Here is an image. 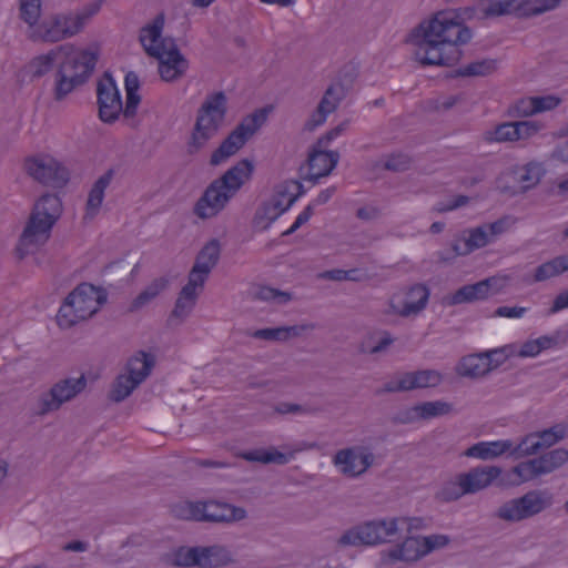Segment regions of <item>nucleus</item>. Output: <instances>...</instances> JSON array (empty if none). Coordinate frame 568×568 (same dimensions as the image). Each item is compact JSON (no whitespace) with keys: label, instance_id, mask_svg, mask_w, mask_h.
Instances as JSON below:
<instances>
[{"label":"nucleus","instance_id":"nucleus-50","mask_svg":"<svg viewBox=\"0 0 568 568\" xmlns=\"http://www.w3.org/2000/svg\"><path fill=\"white\" fill-rule=\"evenodd\" d=\"M537 435L539 444H541V449H545L565 438L566 433L565 427L558 424L542 432H537Z\"/></svg>","mask_w":568,"mask_h":568},{"label":"nucleus","instance_id":"nucleus-32","mask_svg":"<svg viewBox=\"0 0 568 568\" xmlns=\"http://www.w3.org/2000/svg\"><path fill=\"white\" fill-rule=\"evenodd\" d=\"M532 463H535L534 459L519 463L499 479L498 485H519L540 476L537 474L536 465H532Z\"/></svg>","mask_w":568,"mask_h":568},{"label":"nucleus","instance_id":"nucleus-42","mask_svg":"<svg viewBox=\"0 0 568 568\" xmlns=\"http://www.w3.org/2000/svg\"><path fill=\"white\" fill-rule=\"evenodd\" d=\"M344 88L342 83L331 84L324 92L317 108L328 115L337 109L339 102L344 99Z\"/></svg>","mask_w":568,"mask_h":568},{"label":"nucleus","instance_id":"nucleus-24","mask_svg":"<svg viewBox=\"0 0 568 568\" xmlns=\"http://www.w3.org/2000/svg\"><path fill=\"white\" fill-rule=\"evenodd\" d=\"M486 285L487 283L483 281L464 285L450 296L445 297V304L453 306L486 300L489 297L486 291Z\"/></svg>","mask_w":568,"mask_h":568},{"label":"nucleus","instance_id":"nucleus-54","mask_svg":"<svg viewBox=\"0 0 568 568\" xmlns=\"http://www.w3.org/2000/svg\"><path fill=\"white\" fill-rule=\"evenodd\" d=\"M466 494H469V491H465V488L460 486V476H458V483H449L444 486L438 493V498L448 503L457 500Z\"/></svg>","mask_w":568,"mask_h":568},{"label":"nucleus","instance_id":"nucleus-53","mask_svg":"<svg viewBox=\"0 0 568 568\" xmlns=\"http://www.w3.org/2000/svg\"><path fill=\"white\" fill-rule=\"evenodd\" d=\"M274 412L280 415L286 414H316L318 408L308 405H301L295 403L281 402L274 406Z\"/></svg>","mask_w":568,"mask_h":568},{"label":"nucleus","instance_id":"nucleus-11","mask_svg":"<svg viewBox=\"0 0 568 568\" xmlns=\"http://www.w3.org/2000/svg\"><path fill=\"white\" fill-rule=\"evenodd\" d=\"M182 510L183 518L197 521L231 523L242 520L246 517V510L244 508L219 501L187 503Z\"/></svg>","mask_w":568,"mask_h":568},{"label":"nucleus","instance_id":"nucleus-38","mask_svg":"<svg viewBox=\"0 0 568 568\" xmlns=\"http://www.w3.org/2000/svg\"><path fill=\"white\" fill-rule=\"evenodd\" d=\"M252 298L262 302H272L278 305L287 304L292 301V293L281 291L266 285H257L251 292Z\"/></svg>","mask_w":568,"mask_h":568},{"label":"nucleus","instance_id":"nucleus-58","mask_svg":"<svg viewBox=\"0 0 568 568\" xmlns=\"http://www.w3.org/2000/svg\"><path fill=\"white\" fill-rule=\"evenodd\" d=\"M422 540L426 555L435 549L444 548L450 542V538L447 535H430L422 537Z\"/></svg>","mask_w":568,"mask_h":568},{"label":"nucleus","instance_id":"nucleus-34","mask_svg":"<svg viewBox=\"0 0 568 568\" xmlns=\"http://www.w3.org/2000/svg\"><path fill=\"white\" fill-rule=\"evenodd\" d=\"M304 331L303 326H280V327H267L262 329H256L252 333L254 338L265 339V341H280L284 342L291 337L298 336Z\"/></svg>","mask_w":568,"mask_h":568},{"label":"nucleus","instance_id":"nucleus-2","mask_svg":"<svg viewBox=\"0 0 568 568\" xmlns=\"http://www.w3.org/2000/svg\"><path fill=\"white\" fill-rule=\"evenodd\" d=\"M67 49H69L67 45L57 47L45 54L34 57L27 65L31 79H39L57 64L52 88L53 99L57 102L63 101L78 87L83 85L91 77L98 61V55L91 51L67 52Z\"/></svg>","mask_w":568,"mask_h":568},{"label":"nucleus","instance_id":"nucleus-44","mask_svg":"<svg viewBox=\"0 0 568 568\" xmlns=\"http://www.w3.org/2000/svg\"><path fill=\"white\" fill-rule=\"evenodd\" d=\"M542 174L544 170L540 164L528 163L525 165L517 176V181L520 183L521 191L526 192L536 186L539 183Z\"/></svg>","mask_w":568,"mask_h":568},{"label":"nucleus","instance_id":"nucleus-3","mask_svg":"<svg viewBox=\"0 0 568 568\" xmlns=\"http://www.w3.org/2000/svg\"><path fill=\"white\" fill-rule=\"evenodd\" d=\"M254 164L247 159L239 161L222 176L212 181L195 202L193 213L201 220L216 216L251 179Z\"/></svg>","mask_w":568,"mask_h":568},{"label":"nucleus","instance_id":"nucleus-55","mask_svg":"<svg viewBox=\"0 0 568 568\" xmlns=\"http://www.w3.org/2000/svg\"><path fill=\"white\" fill-rule=\"evenodd\" d=\"M419 419H420V416H419V408H418V404H417L413 407L402 409V410L397 412L396 414H394L390 417V423L393 425H407V424H413Z\"/></svg>","mask_w":568,"mask_h":568},{"label":"nucleus","instance_id":"nucleus-48","mask_svg":"<svg viewBox=\"0 0 568 568\" xmlns=\"http://www.w3.org/2000/svg\"><path fill=\"white\" fill-rule=\"evenodd\" d=\"M42 0H20V18L30 27L38 24Z\"/></svg>","mask_w":568,"mask_h":568},{"label":"nucleus","instance_id":"nucleus-39","mask_svg":"<svg viewBox=\"0 0 568 568\" xmlns=\"http://www.w3.org/2000/svg\"><path fill=\"white\" fill-rule=\"evenodd\" d=\"M138 386L139 381H133L132 377L121 374L113 382L109 398L114 403H120L129 397Z\"/></svg>","mask_w":568,"mask_h":568},{"label":"nucleus","instance_id":"nucleus-56","mask_svg":"<svg viewBox=\"0 0 568 568\" xmlns=\"http://www.w3.org/2000/svg\"><path fill=\"white\" fill-rule=\"evenodd\" d=\"M172 47H178L174 39L161 38L156 44L144 45V50L150 57L161 58L162 55H168Z\"/></svg>","mask_w":568,"mask_h":568},{"label":"nucleus","instance_id":"nucleus-51","mask_svg":"<svg viewBox=\"0 0 568 568\" xmlns=\"http://www.w3.org/2000/svg\"><path fill=\"white\" fill-rule=\"evenodd\" d=\"M412 159L405 153H393L387 156L383 168L392 172H404L410 168Z\"/></svg>","mask_w":568,"mask_h":568},{"label":"nucleus","instance_id":"nucleus-46","mask_svg":"<svg viewBox=\"0 0 568 568\" xmlns=\"http://www.w3.org/2000/svg\"><path fill=\"white\" fill-rule=\"evenodd\" d=\"M420 419L445 416L453 413V404L444 400L424 402L418 404Z\"/></svg>","mask_w":568,"mask_h":568},{"label":"nucleus","instance_id":"nucleus-62","mask_svg":"<svg viewBox=\"0 0 568 568\" xmlns=\"http://www.w3.org/2000/svg\"><path fill=\"white\" fill-rule=\"evenodd\" d=\"M518 140H526L537 134L540 125L534 121H516Z\"/></svg>","mask_w":568,"mask_h":568},{"label":"nucleus","instance_id":"nucleus-27","mask_svg":"<svg viewBox=\"0 0 568 568\" xmlns=\"http://www.w3.org/2000/svg\"><path fill=\"white\" fill-rule=\"evenodd\" d=\"M196 300L197 293L189 292L182 287L175 301L174 308L168 317V325L178 326L182 324L193 311Z\"/></svg>","mask_w":568,"mask_h":568},{"label":"nucleus","instance_id":"nucleus-10","mask_svg":"<svg viewBox=\"0 0 568 568\" xmlns=\"http://www.w3.org/2000/svg\"><path fill=\"white\" fill-rule=\"evenodd\" d=\"M88 381L84 374L79 377H67L54 383L51 388L41 394L38 404L39 416L60 409L68 402L74 399L87 387Z\"/></svg>","mask_w":568,"mask_h":568},{"label":"nucleus","instance_id":"nucleus-45","mask_svg":"<svg viewBox=\"0 0 568 568\" xmlns=\"http://www.w3.org/2000/svg\"><path fill=\"white\" fill-rule=\"evenodd\" d=\"M516 122H504L494 130L485 133V140L488 142H513L518 140Z\"/></svg>","mask_w":568,"mask_h":568},{"label":"nucleus","instance_id":"nucleus-40","mask_svg":"<svg viewBox=\"0 0 568 568\" xmlns=\"http://www.w3.org/2000/svg\"><path fill=\"white\" fill-rule=\"evenodd\" d=\"M57 324L59 327L67 329L84 318L77 312L74 304L70 301V295L64 298L57 314Z\"/></svg>","mask_w":568,"mask_h":568},{"label":"nucleus","instance_id":"nucleus-4","mask_svg":"<svg viewBox=\"0 0 568 568\" xmlns=\"http://www.w3.org/2000/svg\"><path fill=\"white\" fill-rule=\"evenodd\" d=\"M61 213L62 203L58 195L44 194L37 201L16 246L19 260L34 254L49 241Z\"/></svg>","mask_w":568,"mask_h":568},{"label":"nucleus","instance_id":"nucleus-23","mask_svg":"<svg viewBox=\"0 0 568 568\" xmlns=\"http://www.w3.org/2000/svg\"><path fill=\"white\" fill-rule=\"evenodd\" d=\"M302 449L303 448H296L288 454H285L278 452L275 447H271L268 449L257 448L240 453L239 457L252 463L286 465L292 458H294L295 454Z\"/></svg>","mask_w":568,"mask_h":568},{"label":"nucleus","instance_id":"nucleus-52","mask_svg":"<svg viewBox=\"0 0 568 568\" xmlns=\"http://www.w3.org/2000/svg\"><path fill=\"white\" fill-rule=\"evenodd\" d=\"M211 272H205L203 267L200 265H193L189 273L187 283L183 286V288L189 292L196 293V288H202L204 286L205 281L207 280Z\"/></svg>","mask_w":568,"mask_h":568},{"label":"nucleus","instance_id":"nucleus-16","mask_svg":"<svg viewBox=\"0 0 568 568\" xmlns=\"http://www.w3.org/2000/svg\"><path fill=\"white\" fill-rule=\"evenodd\" d=\"M338 161L339 153L337 151H326L325 146L314 143L308 152V173L304 179L317 182L320 178L331 174Z\"/></svg>","mask_w":568,"mask_h":568},{"label":"nucleus","instance_id":"nucleus-17","mask_svg":"<svg viewBox=\"0 0 568 568\" xmlns=\"http://www.w3.org/2000/svg\"><path fill=\"white\" fill-rule=\"evenodd\" d=\"M503 470L498 466H481L470 469L468 473L460 474V486L469 494L477 493L495 480L499 481Z\"/></svg>","mask_w":568,"mask_h":568},{"label":"nucleus","instance_id":"nucleus-18","mask_svg":"<svg viewBox=\"0 0 568 568\" xmlns=\"http://www.w3.org/2000/svg\"><path fill=\"white\" fill-rule=\"evenodd\" d=\"M383 558H387L389 562L396 561H417L426 556L425 547L423 546L422 537H406L403 542L395 547L384 550Z\"/></svg>","mask_w":568,"mask_h":568},{"label":"nucleus","instance_id":"nucleus-41","mask_svg":"<svg viewBox=\"0 0 568 568\" xmlns=\"http://www.w3.org/2000/svg\"><path fill=\"white\" fill-rule=\"evenodd\" d=\"M199 546H181L171 554V564L175 567H197L199 568Z\"/></svg>","mask_w":568,"mask_h":568},{"label":"nucleus","instance_id":"nucleus-13","mask_svg":"<svg viewBox=\"0 0 568 568\" xmlns=\"http://www.w3.org/2000/svg\"><path fill=\"white\" fill-rule=\"evenodd\" d=\"M375 456L365 447L353 446L339 449L333 456V465L347 478H357L374 464Z\"/></svg>","mask_w":568,"mask_h":568},{"label":"nucleus","instance_id":"nucleus-37","mask_svg":"<svg viewBox=\"0 0 568 568\" xmlns=\"http://www.w3.org/2000/svg\"><path fill=\"white\" fill-rule=\"evenodd\" d=\"M497 69V61L494 59H483L474 61L466 67L454 70L450 74L452 78L458 77H486L491 74Z\"/></svg>","mask_w":568,"mask_h":568},{"label":"nucleus","instance_id":"nucleus-12","mask_svg":"<svg viewBox=\"0 0 568 568\" xmlns=\"http://www.w3.org/2000/svg\"><path fill=\"white\" fill-rule=\"evenodd\" d=\"M27 173L43 185L62 187L69 181V171L50 155H36L24 162Z\"/></svg>","mask_w":568,"mask_h":568},{"label":"nucleus","instance_id":"nucleus-29","mask_svg":"<svg viewBox=\"0 0 568 568\" xmlns=\"http://www.w3.org/2000/svg\"><path fill=\"white\" fill-rule=\"evenodd\" d=\"M114 176V170L109 169L104 174H102L92 185L88 201H87V214L94 215L100 206L102 205L104 199V191L110 185L112 179Z\"/></svg>","mask_w":568,"mask_h":568},{"label":"nucleus","instance_id":"nucleus-22","mask_svg":"<svg viewBox=\"0 0 568 568\" xmlns=\"http://www.w3.org/2000/svg\"><path fill=\"white\" fill-rule=\"evenodd\" d=\"M429 294V288L425 284L417 283L410 286L406 293V301L402 310L396 311L394 304H390V307L402 317L416 315L426 307Z\"/></svg>","mask_w":568,"mask_h":568},{"label":"nucleus","instance_id":"nucleus-9","mask_svg":"<svg viewBox=\"0 0 568 568\" xmlns=\"http://www.w3.org/2000/svg\"><path fill=\"white\" fill-rule=\"evenodd\" d=\"M554 504V496L547 489H534L525 495L504 503L496 517L508 523H519L535 517Z\"/></svg>","mask_w":568,"mask_h":568},{"label":"nucleus","instance_id":"nucleus-7","mask_svg":"<svg viewBox=\"0 0 568 568\" xmlns=\"http://www.w3.org/2000/svg\"><path fill=\"white\" fill-rule=\"evenodd\" d=\"M399 518H383L365 521L346 530L337 540L342 547L376 546L392 542L398 531Z\"/></svg>","mask_w":568,"mask_h":568},{"label":"nucleus","instance_id":"nucleus-63","mask_svg":"<svg viewBox=\"0 0 568 568\" xmlns=\"http://www.w3.org/2000/svg\"><path fill=\"white\" fill-rule=\"evenodd\" d=\"M532 108V98L521 99L510 108L509 113L514 116H528L535 114L534 111L530 110Z\"/></svg>","mask_w":568,"mask_h":568},{"label":"nucleus","instance_id":"nucleus-36","mask_svg":"<svg viewBox=\"0 0 568 568\" xmlns=\"http://www.w3.org/2000/svg\"><path fill=\"white\" fill-rule=\"evenodd\" d=\"M568 271V255L557 256L540 264L534 275V282H542Z\"/></svg>","mask_w":568,"mask_h":568},{"label":"nucleus","instance_id":"nucleus-64","mask_svg":"<svg viewBox=\"0 0 568 568\" xmlns=\"http://www.w3.org/2000/svg\"><path fill=\"white\" fill-rule=\"evenodd\" d=\"M481 281L487 283L486 291L488 296L500 293L506 286V277L490 276Z\"/></svg>","mask_w":568,"mask_h":568},{"label":"nucleus","instance_id":"nucleus-31","mask_svg":"<svg viewBox=\"0 0 568 568\" xmlns=\"http://www.w3.org/2000/svg\"><path fill=\"white\" fill-rule=\"evenodd\" d=\"M532 465H536L537 474L546 475L561 467L568 462V449L556 448L538 458H534Z\"/></svg>","mask_w":568,"mask_h":568},{"label":"nucleus","instance_id":"nucleus-25","mask_svg":"<svg viewBox=\"0 0 568 568\" xmlns=\"http://www.w3.org/2000/svg\"><path fill=\"white\" fill-rule=\"evenodd\" d=\"M199 568H221L233 561L231 552L224 546H199Z\"/></svg>","mask_w":568,"mask_h":568},{"label":"nucleus","instance_id":"nucleus-5","mask_svg":"<svg viewBox=\"0 0 568 568\" xmlns=\"http://www.w3.org/2000/svg\"><path fill=\"white\" fill-rule=\"evenodd\" d=\"M227 112V98L223 91L206 97L197 110L196 121L189 141V153H195L213 139Z\"/></svg>","mask_w":568,"mask_h":568},{"label":"nucleus","instance_id":"nucleus-59","mask_svg":"<svg viewBox=\"0 0 568 568\" xmlns=\"http://www.w3.org/2000/svg\"><path fill=\"white\" fill-rule=\"evenodd\" d=\"M515 9L514 0H494L486 9L487 16H503Z\"/></svg>","mask_w":568,"mask_h":568},{"label":"nucleus","instance_id":"nucleus-26","mask_svg":"<svg viewBox=\"0 0 568 568\" xmlns=\"http://www.w3.org/2000/svg\"><path fill=\"white\" fill-rule=\"evenodd\" d=\"M155 365V356L144 351L136 352L126 363V376L139 381V385L146 379Z\"/></svg>","mask_w":568,"mask_h":568},{"label":"nucleus","instance_id":"nucleus-20","mask_svg":"<svg viewBox=\"0 0 568 568\" xmlns=\"http://www.w3.org/2000/svg\"><path fill=\"white\" fill-rule=\"evenodd\" d=\"M159 60V73L163 81L172 82L181 78L189 68L187 60L178 47H172L168 55L156 58Z\"/></svg>","mask_w":568,"mask_h":568},{"label":"nucleus","instance_id":"nucleus-21","mask_svg":"<svg viewBox=\"0 0 568 568\" xmlns=\"http://www.w3.org/2000/svg\"><path fill=\"white\" fill-rule=\"evenodd\" d=\"M513 442L509 439L479 442L468 447L462 455L469 458L490 460L509 452Z\"/></svg>","mask_w":568,"mask_h":568},{"label":"nucleus","instance_id":"nucleus-43","mask_svg":"<svg viewBox=\"0 0 568 568\" xmlns=\"http://www.w3.org/2000/svg\"><path fill=\"white\" fill-rule=\"evenodd\" d=\"M540 450L541 444H539L538 435L536 432L526 435L516 446L513 445L511 449L509 450V454L515 458H521L535 455Z\"/></svg>","mask_w":568,"mask_h":568},{"label":"nucleus","instance_id":"nucleus-28","mask_svg":"<svg viewBox=\"0 0 568 568\" xmlns=\"http://www.w3.org/2000/svg\"><path fill=\"white\" fill-rule=\"evenodd\" d=\"M491 362H487L486 357L481 353L470 354L464 356L458 366L457 373L464 377L479 378L490 373L489 365Z\"/></svg>","mask_w":568,"mask_h":568},{"label":"nucleus","instance_id":"nucleus-14","mask_svg":"<svg viewBox=\"0 0 568 568\" xmlns=\"http://www.w3.org/2000/svg\"><path fill=\"white\" fill-rule=\"evenodd\" d=\"M99 118L104 123H113L122 112V100L114 79L105 72L97 85Z\"/></svg>","mask_w":568,"mask_h":568},{"label":"nucleus","instance_id":"nucleus-49","mask_svg":"<svg viewBox=\"0 0 568 568\" xmlns=\"http://www.w3.org/2000/svg\"><path fill=\"white\" fill-rule=\"evenodd\" d=\"M164 26V14L160 13L158 14L152 23L144 26L141 29L140 32V41L142 45L145 44V39H149L151 41V44H156L159 40L161 39L162 29Z\"/></svg>","mask_w":568,"mask_h":568},{"label":"nucleus","instance_id":"nucleus-33","mask_svg":"<svg viewBox=\"0 0 568 568\" xmlns=\"http://www.w3.org/2000/svg\"><path fill=\"white\" fill-rule=\"evenodd\" d=\"M408 390L435 387L442 382V375L434 369H422L404 374Z\"/></svg>","mask_w":568,"mask_h":568},{"label":"nucleus","instance_id":"nucleus-47","mask_svg":"<svg viewBox=\"0 0 568 568\" xmlns=\"http://www.w3.org/2000/svg\"><path fill=\"white\" fill-rule=\"evenodd\" d=\"M278 217L280 215L275 211L274 205H272L268 201H265L255 211L253 217V226L261 231H265Z\"/></svg>","mask_w":568,"mask_h":568},{"label":"nucleus","instance_id":"nucleus-6","mask_svg":"<svg viewBox=\"0 0 568 568\" xmlns=\"http://www.w3.org/2000/svg\"><path fill=\"white\" fill-rule=\"evenodd\" d=\"M100 8V3L93 2L78 12L52 14L38 24L36 33L43 42L54 43L69 39L81 32Z\"/></svg>","mask_w":568,"mask_h":568},{"label":"nucleus","instance_id":"nucleus-1","mask_svg":"<svg viewBox=\"0 0 568 568\" xmlns=\"http://www.w3.org/2000/svg\"><path fill=\"white\" fill-rule=\"evenodd\" d=\"M473 31L454 10L438 11L430 19L414 28L408 42L415 47L416 61L423 65L456 64L463 51L460 45L468 43Z\"/></svg>","mask_w":568,"mask_h":568},{"label":"nucleus","instance_id":"nucleus-30","mask_svg":"<svg viewBox=\"0 0 568 568\" xmlns=\"http://www.w3.org/2000/svg\"><path fill=\"white\" fill-rule=\"evenodd\" d=\"M124 85L126 91L125 105H122V112L124 118H133L136 114L138 106L141 102L139 94L140 81L135 72L129 71L125 74Z\"/></svg>","mask_w":568,"mask_h":568},{"label":"nucleus","instance_id":"nucleus-61","mask_svg":"<svg viewBox=\"0 0 568 568\" xmlns=\"http://www.w3.org/2000/svg\"><path fill=\"white\" fill-rule=\"evenodd\" d=\"M347 126H348V121L345 120V121L341 122L338 125H336L335 128L327 131L321 138H318L315 143H317L318 146H325V148L328 146V144L333 140H335L337 136H339L342 133H344L346 131Z\"/></svg>","mask_w":568,"mask_h":568},{"label":"nucleus","instance_id":"nucleus-60","mask_svg":"<svg viewBox=\"0 0 568 568\" xmlns=\"http://www.w3.org/2000/svg\"><path fill=\"white\" fill-rule=\"evenodd\" d=\"M469 201H470L469 196L459 194V195L454 196V199L447 203L438 202L435 206V211L438 213L454 211L456 209L467 205L469 203Z\"/></svg>","mask_w":568,"mask_h":568},{"label":"nucleus","instance_id":"nucleus-57","mask_svg":"<svg viewBox=\"0 0 568 568\" xmlns=\"http://www.w3.org/2000/svg\"><path fill=\"white\" fill-rule=\"evenodd\" d=\"M534 113L549 111L557 108L560 104V99L554 95L546 97H532Z\"/></svg>","mask_w":568,"mask_h":568},{"label":"nucleus","instance_id":"nucleus-19","mask_svg":"<svg viewBox=\"0 0 568 568\" xmlns=\"http://www.w3.org/2000/svg\"><path fill=\"white\" fill-rule=\"evenodd\" d=\"M489 243L490 237H488L487 230L480 225L464 231V235L462 237L453 241L452 250L454 252V256H465Z\"/></svg>","mask_w":568,"mask_h":568},{"label":"nucleus","instance_id":"nucleus-15","mask_svg":"<svg viewBox=\"0 0 568 568\" xmlns=\"http://www.w3.org/2000/svg\"><path fill=\"white\" fill-rule=\"evenodd\" d=\"M69 295L77 312L80 313L84 320L94 315L108 300V294L104 288L97 287L90 283L79 284Z\"/></svg>","mask_w":568,"mask_h":568},{"label":"nucleus","instance_id":"nucleus-8","mask_svg":"<svg viewBox=\"0 0 568 568\" xmlns=\"http://www.w3.org/2000/svg\"><path fill=\"white\" fill-rule=\"evenodd\" d=\"M270 109H256L246 115L212 153L211 165H219L241 150L266 122Z\"/></svg>","mask_w":568,"mask_h":568},{"label":"nucleus","instance_id":"nucleus-35","mask_svg":"<svg viewBox=\"0 0 568 568\" xmlns=\"http://www.w3.org/2000/svg\"><path fill=\"white\" fill-rule=\"evenodd\" d=\"M221 255V244L217 239L210 240L197 253L195 265L203 267L204 273L211 272L219 263Z\"/></svg>","mask_w":568,"mask_h":568}]
</instances>
